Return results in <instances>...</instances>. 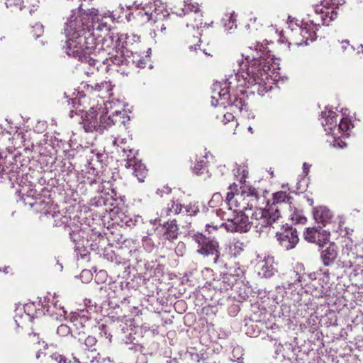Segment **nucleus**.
I'll list each match as a JSON object with an SVG mask.
<instances>
[{
	"label": "nucleus",
	"instance_id": "1",
	"mask_svg": "<svg viewBox=\"0 0 363 363\" xmlns=\"http://www.w3.org/2000/svg\"><path fill=\"white\" fill-rule=\"evenodd\" d=\"M108 17V13L100 15L99 11L94 8L86 10L79 8L74 11L65 28L67 38V55L78 57L82 62L95 67L97 60L94 57L100 48H97L96 38L91 30L96 23L98 30L107 29V22L104 21V19Z\"/></svg>",
	"mask_w": 363,
	"mask_h": 363
},
{
	"label": "nucleus",
	"instance_id": "2",
	"mask_svg": "<svg viewBox=\"0 0 363 363\" xmlns=\"http://www.w3.org/2000/svg\"><path fill=\"white\" fill-rule=\"evenodd\" d=\"M253 51V70L251 74L255 84L252 85V92L256 91L259 95H262L272 87L271 84L275 81L274 74L276 70L279 69V64L265 45L257 43Z\"/></svg>",
	"mask_w": 363,
	"mask_h": 363
},
{
	"label": "nucleus",
	"instance_id": "3",
	"mask_svg": "<svg viewBox=\"0 0 363 363\" xmlns=\"http://www.w3.org/2000/svg\"><path fill=\"white\" fill-rule=\"evenodd\" d=\"M267 194V191L257 186L256 183L251 186V208L252 207L255 208L251 216V226L255 229L258 235L281 219L278 207L272 205L267 208L269 204Z\"/></svg>",
	"mask_w": 363,
	"mask_h": 363
},
{
	"label": "nucleus",
	"instance_id": "4",
	"mask_svg": "<svg viewBox=\"0 0 363 363\" xmlns=\"http://www.w3.org/2000/svg\"><path fill=\"white\" fill-rule=\"evenodd\" d=\"M236 177L238 184L235 183L234 185L239 186V189L236 190L235 194L228 193L225 203L228 208L233 210L234 212H241L247 210L250 205V185L246 181L248 171L239 167Z\"/></svg>",
	"mask_w": 363,
	"mask_h": 363
},
{
	"label": "nucleus",
	"instance_id": "5",
	"mask_svg": "<svg viewBox=\"0 0 363 363\" xmlns=\"http://www.w3.org/2000/svg\"><path fill=\"white\" fill-rule=\"evenodd\" d=\"M239 69L235 74V79L237 80V94L236 97L233 102V106L238 108L240 111H248V104H249V91L248 84L250 83V61L248 56H246L244 59V56H242V59L238 60Z\"/></svg>",
	"mask_w": 363,
	"mask_h": 363
},
{
	"label": "nucleus",
	"instance_id": "6",
	"mask_svg": "<svg viewBox=\"0 0 363 363\" xmlns=\"http://www.w3.org/2000/svg\"><path fill=\"white\" fill-rule=\"evenodd\" d=\"M104 105V107L101 106L98 110L91 108L82 116V123L86 132L102 133L115 122L111 116H107L108 106L107 104Z\"/></svg>",
	"mask_w": 363,
	"mask_h": 363
},
{
	"label": "nucleus",
	"instance_id": "7",
	"mask_svg": "<svg viewBox=\"0 0 363 363\" xmlns=\"http://www.w3.org/2000/svg\"><path fill=\"white\" fill-rule=\"evenodd\" d=\"M320 26L318 19H304L301 26L296 25L291 28V43L298 46L308 45V40L311 42L316 39L315 30Z\"/></svg>",
	"mask_w": 363,
	"mask_h": 363
},
{
	"label": "nucleus",
	"instance_id": "8",
	"mask_svg": "<svg viewBox=\"0 0 363 363\" xmlns=\"http://www.w3.org/2000/svg\"><path fill=\"white\" fill-rule=\"evenodd\" d=\"M235 213H237V216L233 220L225 217V214L221 209L212 211L209 215L212 219H214L215 218H220L221 220L230 221L229 224L221 223L220 225V226H225L228 231H239L240 233L247 232L249 224L248 216L245 213V211Z\"/></svg>",
	"mask_w": 363,
	"mask_h": 363
},
{
	"label": "nucleus",
	"instance_id": "9",
	"mask_svg": "<svg viewBox=\"0 0 363 363\" xmlns=\"http://www.w3.org/2000/svg\"><path fill=\"white\" fill-rule=\"evenodd\" d=\"M230 84L228 80L218 82L213 84L211 94V104L213 106L226 107L230 104Z\"/></svg>",
	"mask_w": 363,
	"mask_h": 363
},
{
	"label": "nucleus",
	"instance_id": "10",
	"mask_svg": "<svg viewBox=\"0 0 363 363\" xmlns=\"http://www.w3.org/2000/svg\"><path fill=\"white\" fill-rule=\"evenodd\" d=\"M254 268L257 275L264 278L272 277L277 272L274 259L269 255H258Z\"/></svg>",
	"mask_w": 363,
	"mask_h": 363
},
{
	"label": "nucleus",
	"instance_id": "11",
	"mask_svg": "<svg viewBox=\"0 0 363 363\" xmlns=\"http://www.w3.org/2000/svg\"><path fill=\"white\" fill-rule=\"evenodd\" d=\"M276 234L279 244L286 250L294 248L299 240L296 229L291 227L282 225L281 231Z\"/></svg>",
	"mask_w": 363,
	"mask_h": 363
},
{
	"label": "nucleus",
	"instance_id": "12",
	"mask_svg": "<svg viewBox=\"0 0 363 363\" xmlns=\"http://www.w3.org/2000/svg\"><path fill=\"white\" fill-rule=\"evenodd\" d=\"M196 242L201 246L198 252L204 255H216L215 262L218 258V243L216 240H209L202 235L195 236Z\"/></svg>",
	"mask_w": 363,
	"mask_h": 363
},
{
	"label": "nucleus",
	"instance_id": "13",
	"mask_svg": "<svg viewBox=\"0 0 363 363\" xmlns=\"http://www.w3.org/2000/svg\"><path fill=\"white\" fill-rule=\"evenodd\" d=\"M184 7L181 9L180 11H178L176 12L177 16H182L183 15H185L191 11H194V13L196 15V17L195 18V23H188L187 26H192L194 28L199 27H202V15L201 13H199V4L196 2L193 1L192 0H187L184 1Z\"/></svg>",
	"mask_w": 363,
	"mask_h": 363
},
{
	"label": "nucleus",
	"instance_id": "14",
	"mask_svg": "<svg viewBox=\"0 0 363 363\" xmlns=\"http://www.w3.org/2000/svg\"><path fill=\"white\" fill-rule=\"evenodd\" d=\"M35 309V306L32 303H26L23 306H18L16 310L14 316L16 325L20 327L23 326L27 323L32 321L33 315L30 313V311Z\"/></svg>",
	"mask_w": 363,
	"mask_h": 363
},
{
	"label": "nucleus",
	"instance_id": "15",
	"mask_svg": "<svg viewBox=\"0 0 363 363\" xmlns=\"http://www.w3.org/2000/svg\"><path fill=\"white\" fill-rule=\"evenodd\" d=\"M337 116L336 113L332 110L326 109L322 112L321 123L328 134L335 135L333 129L337 128Z\"/></svg>",
	"mask_w": 363,
	"mask_h": 363
},
{
	"label": "nucleus",
	"instance_id": "16",
	"mask_svg": "<svg viewBox=\"0 0 363 363\" xmlns=\"http://www.w3.org/2000/svg\"><path fill=\"white\" fill-rule=\"evenodd\" d=\"M338 255V248L334 242H330L321 252V259L325 266L335 262Z\"/></svg>",
	"mask_w": 363,
	"mask_h": 363
},
{
	"label": "nucleus",
	"instance_id": "17",
	"mask_svg": "<svg viewBox=\"0 0 363 363\" xmlns=\"http://www.w3.org/2000/svg\"><path fill=\"white\" fill-rule=\"evenodd\" d=\"M313 217L317 223L325 225L331 221L333 214L325 206H318L313 211Z\"/></svg>",
	"mask_w": 363,
	"mask_h": 363
},
{
	"label": "nucleus",
	"instance_id": "18",
	"mask_svg": "<svg viewBox=\"0 0 363 363\" xmlns=\"http://www.w3.org/2000/svg\"><path fill=\"white\" fill-rule=\"evenodd\" d=\"M132 167L133 174L138 178L139 182H143L146 177L147 170L144 164L140 162L131 161L127 162L126 167L130 168Z\"/></svg>",
	"mask_w": 363,
	"mask_h": 363
},
{
	"label": "nucleus",
	"instance_id": "19",
	"mask_svg": "<svg viewBox=\"0 0 363 363\" xmlns=\"http://www.w3.org/2000/svg\"><path fill=\"white\" fill-rule=\"evenodd\" d=\"M290 213L289 215L290 219L295 223L304 224L306 223V218L303 214L301 210L297 209L296 207L289 205Z\"/></svg>",
	"mask_w": 363,
	"mask_h": 363
},
{
	"label": "nucleus",
	"instance_id": "20",
	"mask_svg": "<svg viewBox=\"0 0 363 363\" xmlns=\"http://www.w3.org/2000/svg\"><path fill=\"white\" fill-rule=\"evenodd\" d=\"M108 116H111L115 121L112 125L116 123H121L125 125L126 122L129 121V117L126 114V111L125 110L123 111H114L111 113H110Z\"/></svg>",
	"mask_w": 363,
	"mask_h": 363
},
{
	"label": "nucleus",
	"instance_id": "21",
	"mask_svg": "<svg viewBox=\"0 0 363 363\" xmlns=\"http://www.w3.org/2000/svg\"><path fill=\"white\" fill-rule=\"evenodd\" d=\"M224 26L226 30L230 32L234 28L236 27V19L234 12L228 13L223 18Z\"/></svg>",
	"mask_w": 363,
	"mask_h": 363
},
{
	"label": "nucleus",
	"instance_id": "22",
	"mask_svg": "<svg viewBox=\"0 0 363 363\" xmlns=\"http://www.w3.org/2000/svg\"><path fill=\"white\" fill-rule=\"evenodd\" d=\"M317 235L318 238H316L315 243H317L320 247H323L324 244H327L329 241L330 233L325 230L318 228V235Z\"/></svg>",
	"mask_w": 363,
	"mask_h": 363
},
{
	"label": "nucleus",
	"instance_id": "23",
	"mask_svg": "<svg viewBox=\"0 0 363 363\" xmlns=\"http://www.w3.org/2000/svg\"><path fill=\"white\" fill-rule=\"evenodd\" d=\"M352 126V125L350 119L345 117L340 120L338 127L336 129H337V130L340 132H342L343 134L348 135L349 133L347 131L350 130Z\"/></svg>",
	"mask_w": 363,
	"mask_h": 363
},
{
	"label": "nucleus",
	"instance_id": "24",
	"mask_svg": "<svg viewBox=\"0 0 363 363\" xmlns=\"http://www.w3.org/2000/svg\"><path fill=\"white\" fill-rule=\"evenodd\" d=\"M318 235V228H308L304 233V239L309 242L315 243L316 240L315 235Z\"/></svg>",
	"mask_w": 363,
	"mask_h": 363
},
{
	"label": "nucleus",
	"instance_id": "25",
	"mask_svg": "<svg viewBox=\"0 0 363 363\" xmlns=\"http://www.w3.org/2000/svg\"><path fill=\"white\" fill-rule=\"evenodd\" d=\"M53 307L56 308L57 311L55 312L54 311H52L51 315L55 316L57 320H61L62 318H65L67 312L65 311L61 304H58V301H56L53 303Z\"/></svg>",
	"mask_w": 363,
	"mask_h": 363
},
{
	"label": "nucleus",
	"instance_id": "26",
	"mask_svg": "<svg viewBox=\"0 0 363 363\" xmlns=\"http://www.w3.org/2000/svg\"><path fill=\"white\" fill-rule=\"evenodd\" d=\"M182 206L181 203L175 201H172L170 204H168V207L166 211L167 216L171 213L177 214L182 211Z\"/></svg>",
	"mask_w": 363,
	"mask_h": 363
},
{
	"label": "nucleus",
	"instance_id": "27",
	"mask_svg": "<svg viewBox=\"0 0 363 363\" xmlns=\"http://www.w3.org/2000/svg\"><path fill=\"white\" fill-rule=\"evenodd\" d=\"M223 202L222 195L220 193H215L209 201V205L211 208H216L222 206Z\"/></svg>",
	"mask_w": 363,
	"mask_h": 363
},
{
	"label": "nucleus",
	"instance_id": "28",
	"mask_svg": "<svg viewBox=\"0 0 363 363\" xmlns=\"http://www.w3.org/2000/svg\"><path fill=\"white\" fill-rule=\"evenodd\" d=\"M166 237L169 240H173L177 237V227L174 223H172L169 225Z\"/></svg>",
	"mask_w": 363,
	"mask_h": 363
},
{
	"label": "nucleus",
	"instance_id": "29",
	"mask_svg": "<svg viewBox=\"0 0 363 363\" xmlns=\"http://www.w3.org/2000/svg\"><path fill=\"white\" fill-rule=\"evenodd\" d=\"M206 171V162L203 160L198 162L193 168V172L197 174L201 175Z\"/></svg>",
	"mask_w": 363,
	"mask_h": 363
},
{
	"label": "nucleus",
	"instance_id": "30",
	"mask_svg": "<svg viewBox=\"0 0 363 363\" xmlns=\"http://www.w3.org/2000/svg\"><path fill=\"white\" fill-rule=\"evenodd\" d=\"M186 212L189 216H194L199 211V208L196 202L190 203L185 207Z\"/></svg>",
	"mask_w": 363,
	"mask_h": 363
},
{
	"label": "nucleus",
	"instance_id": "31",
	"mask_svg": "<svg viewBox=\"0 0 363 363\" xmlns=\"http://www.w3.org/2000/svg\"><path fill=\"white\" fill-rule=\"evenodd\" d=\"M57 333L60 336H67L70 333V328L67 325L62 324L57 328Z\"/></svg>",
	"mask_w": 363,
	"mask_h": 363
},
{
	"label": "nucleus",
	"instance_id": "32",
	"mask_svg": "<svg viewBox=\"0 0 363 363\" xmlns=\"http://www.w3.org/2000/svg\"><path fill=\"white\" fill-rule=\"evenodd\" d=\"M96 342V340L93 336H88L85 340L84 345H85L86 350H91L92 347L95 345Z\"/></svg>",
	"mask_w": 363,
	"mask_h": 363
},
{
	"label": "nucleus",
	"instance_id": "33",
	"mask_svg": "<svg viewBox=\"0 0 363 363\" xmlns=\"http://www.w3.org/2000/svg\"><path fill=\"white\" fill-rule=\"evenodd\" d=\"M138 55L134 56V62H135L139 67H145L149 61V56L146 55L143 59L137 60Z\"/></svg>",
	"mask_w": 363,
	"mask_h": 363
},
{
	"label": "nucleus",
	"instance_id": "34",
	"mask_svg": "<svg viewBox=\"0 0 363 363\" xmlns=\"http://www.w3.org/2000/svg\"><path fill=\"white\" fill-rule=\"evenodd\" d=\"M23 0H6L5 4L8 8H12L13 6H19V9H21V4Z\"/></svg>",
	"mask_w": 363,
	"mask_h": 363
},
{
	"label": "nucleus",
	"instance_id": "35",
	"mask_svg": "<svg viewBox=\"0 0 363 363\" xmlns=\"http://www.w3.org/2000/svg\"><path fill=\"white\" fill-rule=\"evenodd\" d=\"M333 145L335 147L342 149L347 146V144L340 139L334 138Z\"/></svg>",
	"mask_w": 363,
	"mask_h": 363
},
{
	"label": "nucleus",
	"instance_id": "36",
	"mask_svg": "<svg viewBox=\"0 0 363 363\" xmlns=\"http://www.w3.org/2000/svg\"><path fill=\"white\" fill-rule=\"evenodd\" d=\"M51 358L52 360L55 361L56 363H66L62 355L55 354L51 357Z\"/></svg>",
	"mask_w": 363,
	"mask_h": 363
},
{
	"label": "nucleus",
	"instance_id": "37",
	"mask_svg": "<svg viewBox=\"0 0 363 363\" xmlns=\"http://www.w3.org/2000/svg\"><path fill=\"white\" fill-rule=\"evenodd\" d=\"M108 87V83L106 82H101L100 84H96L94 86V90L101 91L103 88Z\"/></svg>",
	"mask_w": 363,
	"mask_h": 363
},
{
	"label": "nucleus",
	"instance_id": "38",
	"mask_svg": "<svg viewBox=\"0 0 363 363\" xmlns=\"http://www.w3.org/2000/svg\"><path fill=\"white\" fill-rule=\"evenodd\" d=\"M347 48L353 49V48L350 46L349 42L345 40L342 43V50H347Z\"/></svg>",
	"mask_w": 363,
	"mask_h": 363
},
{
	"label": "nucleus",
	"instance_id": "39",
	"mask_svg": "<svg viewBox=\"0 0 363 363\" xmlns=\"http://www.w3.org/2000/svg\"><path fill=\"white\" fill-rule=\"evenodd\" d=\"M161 191H162L165 194H169L171 191V189L168 186H164L162 190L158 189L157 191V194L160 195ZM161 196H162V194H161Z\"/></svg>",
	"mask_w": 363,
	"mask_h": 363
},
{
	"label": "nucleus",
	"instance_id": "40",
	"mask_svg": "<svg viewBox=\"0 0 363 363\" xmlns=\"http://www.w3.org/2000/svg\"><path fill=\"white\" fill-rule=\"evenodd\" d=\"M223 117H224V121H230L234 118V116L230 113H227L224 114Z\"/></svg>",
	"mask_w": 363,
	"mask_h": 363
},
{
	"label": "nucleus",
	"instance_id": "41",
	"mask_svg": "<svg viewBox=\"0 0 363 363\" xmlns=\"http://www.w3.org/2000/svg\"><path fill=\"white\" fill-rule=\"evenodd\" d=\"M218 222L213 221L211 223H207L206 226L207 228H209L210 227H212L214 229H216L217 227H218Z\"/></svg>",
	"mask_w": 363,
	"mask_h": 363
},
{
	"label": "nucleus",
	"instance_id": "42",
	"mask_svg": "<svg viewBox=\"0 0 363 363\" xmlns=\"http://www.w3.org/2000/svg\"><path fill=\"white\" fill-rule=\"evenodd\" d=\"M309 168H310V165L309 164H308L307 163H303V172H305L306 174H308V172L309 171Z\"/></svg>",
	"mask_w": 363,
	"mask_h": 363
},
{
	"label": "nucleus",
	"instance_id": "43",
	"mask_svg": "<svg viewBox=\"0 0 363 363\" xmlns=\"http://www.w3.org/2000/svg\"><path fill=\"white\" fill-rule=\"evenodd\" d=\"M3 272L6 274H8L10 272V267H6L3 269Z\"/></svg>",
	"mask_w": 363,
	"mask_h": 363
},
{
	"label": "nucleus",
	"instance_id": "44",
	"mask_svg": "<svg viewBox=\"0 0 363 363\" xmlns=\"http://www.w3.org/2000/svg\"><path fill=\"white\" fill-rule=\"evenodd\" d=\"M197 45H190V46H189V49H190L191 50H197Z\"/></svg>",
	"mask_w": 363,
	"mask_h": 363
},
{
	"label": "nucleus",
	"instance_id": "45",
	"mask_svg": "<svg viewBox=\"0 0 363 363\" xmlns=\"http://www.w3.org/2000/svg\"><path fill=\"white\" fill-rule=\"evenodd\" d=\"M357 52H358V53H359V52L363 53V45H360L358 47Z\"/></svg>",
	"mask_w": 363,
	"mask_h": 363
},
{
	"label": "nucleus",
	"instance_id": "46",
	"mask_svg": "<svg viewBox=\"0 0 363 363\" xmlns=\"http://www.w3.org/2000/svg\"><path fill=\"white\" fill-rule=\"evenodd\" d=\"M91 154H93V155H96V159H97V160H99V154H98V153H97V154H95V153H94V150H91Z\"/></svg>",
	"mask_w": 363,
	"mask_h": 363
},
{
	"label": "nucleus",
	"instance_id": "47",
	"mask_svg": "<svg viewBox=\"0 0 363 363\" xmlns=\"http://www.w3.org/2000/svg\"><path fill=\"white\" fill-rule=\"evenodd\" d=\"M35 28H36V29H41L43 28V26L42 25L36 24L35 25Z\"/></svg>",
	"mask_w": 363,
	"mask_h": 363
},
{
	"label": "nucleus",
	"instance_id": "48",
	"mask_svg": "<svg viewBox=\"0 0 363 363\" xmlns=\"http://www.w3.org/2000/svg\"><path fill=\"white\" fill-rule=\"evenodd\" d=\"M279 195H280V197H281V196H284V197H285V196H286V195H285V194H284V193H281Z\"/></svg>",
	"mask_w": 363,
	"mask_h": 363
},
{
	"label": "nucleus",
	"instance_id": "49",
	"mask_svg": "<svg viewBox=\"0 0 363 363\" xmlns=\"http://www.w3.org/2000/svg\"><path fill=\"white\" fill-rule=\"evenodd\" d=\"M88 86H91L92 89H94V87L92 85L88 84Z\"/></svg>",
	"mask_w": 363,
	"mask_h": 363
},
{
	"label": "nucleus",
	"instance_id": "50",
	"mask_svg": "<svg viewBox=\"0 0 363 363\" xmlns=\"http://www.w3.org/2000/svg\"><path fill=\"white\" fill-rule=\"evenodd\" d=\"M134 4L135 5V6H136L137 8H138V7H139V4H136V2H135V3H134Z\"/></svg>",
	"mask_w": 363,
	"mask_h": 363
},
{
	"label": "nucleus",
	"instance_id": "51",
	"mask_svg": "<svg viewBox=\"0 0 363 363\" xmlns=\"http://www.w3.org/2000/svg\"><path fill=\"white\" fill-rule=\"evenodd\" d=\"M161 30H165V28H164H164H163V27H162V28H161Z\"/></svg>",
	"mask_w": 363,
	"mask_h": 363
},
{
	"label": "nucleus",
	"instance_id": "52",
	"mask_svg": "<svg viewBox=\"0 0 363 363\" xmlns=\"http://www.w3.org/2000/svg\"><path fill=\"white\" fill-rule=\"evenodd\" d=\"M115 143H118V140L116 139L115 141H114Z\"/></svg>",
	"mask_w": 363,
	"mask_h": 363
}]
</instances>
